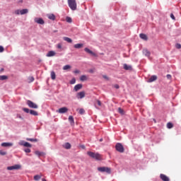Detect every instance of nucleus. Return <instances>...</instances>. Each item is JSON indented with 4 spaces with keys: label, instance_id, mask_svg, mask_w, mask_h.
Here are the masks:
<instances>
[{
    "label": "nucleus",
    "instance_id": "nucleus-46",
    "mask_svg": "<svg viewBox=\"0 0 181 181\" xmlns=\"http://www.w3.org/2000/svg\"><path fill=\"white\" fill-rule=\"evenodd\" d=\"M167 78H168V80H171V79H172V75H170V74H167Z\"/></svg>",
    "mask_w": 181,
    "mask_h": 181
},
{
    "label": "nucleus",
    "instance_id": "nucleus-15",
    "mask_svg": "<svg viewBox=\"0 0 181 181\" xmlns=\"http://www.w3.org/2000/svg\"><path fill=\"white\" fill-rule=\"evenodd\" d=\"M160 177L161 180L169 181V178L165 174H160Z\"/></svg>",
    "mask_w": 181,
    "mask_h": 181
},
{
    "label": "nucleus",
    "instance_id": "nucleus-19",
    "mask_svg": "<svg viewBox=\"0 0 181 181\" xmlns=\"http://www.w3.org/2000/svg\"><path fill=\"white\" fill-rule=\"evenodd\" d=\"M139 37H141V39H142L143 40H148V36L144 33H141L139 35Z\"/></svg>",
    "mask_w": 181,
    "mask_h": 181
},
{
    "label": "nucleus",
    "instance_id": "nucleus-42",
    "mask_svg": "<svg viewBox=\"0 0 181 181\" xmlns=\"http://www.w3.org/2000/svg\"><path fill=\"white\" fill-rule=\"evenodd\" d=\"M24 151L26 153H30V148H25V150H24Z\"/></svg>",
    "mask_w": 181,
    "mask_h": 181
},
{
    "label": "nucleus",
    "instance_id": "nucleus-7",
    "mask_svg": "<svg viewBox=\"0 0 181 181\" xmlns=\"http://www.w3.org/2000/svg\"><path fill=\"white\" fill-rule=\"evenodd\" d=\"M21 168H22V166L21 165L17 164V165L7 167V170H18V169H21Z\"/></svg>",
    "mask_w": 181,
    "mask_h": 181
},
{
    "label": "nucleus",
    "instance_id": "nucleus-40",
    "mask_svg": "<svg viewBox=\"0 0 181 181\" xmlns=\"http://www.w3.org/2000/svg\"><path fill=\"white\" fill-rule=\"evenodd\" d=\"M78 112H79L81 115H83V114H84V112H86V111L84 110V109H80Z\"/></svg>",
    "mask_w": 181,
    "mask_h": 181
},
{
    "label": "nucleus",
    "instance_id": "nucleus-21",
    "mask_svg": "<svg viewBox=\"0 0 181 181\" xmlns=\"http://www.w3.org/2000/svg\"><path fill=\"white\" fill-rule=\"evenodd\" d=\"M124 70H132V66L131 65H128L127 64H124L123 66Z\"/></svg>",
    "mask_w": 181,
    "mask_h": 181
},
{
    "label": "nucleus",
    "instance_id": "nucleus-34",
    "mask_svg": "<svg viewBox=\"0 0 181 181\" xmlns=\"http://www.w3.org/2000/svg\"><path fill=\"white\" fill-rule=\"evenodd\" d=\"M26 141H30V142H37V139H29V138H27Z\"/></svg>",
    "mask_w": 181,
    "mask_h": 181
},
{
    "label": "nucleus",
    "instance_id": "nucleus-41",
    "mask_svg": "<svg viewBox=\"0 0 181 181\" xmlns=\"http://www.w3.org/2000/svg\"><path fill=\"white\" fill-rule=\"evenodd\" d=\"M14 13H15L16 15H21V10H16V11H14Z\"/></svg>",
    "mask_w": 181,
    "mask_h": 181
},
{
    "label": "nucleus",
    "instance_id": "nucleus-18",
    "mask_svg": "<svg viewBox=\"0 0 181 181\" xmlns=\"http://www.w3.org/2000/svg\"><path fill=\"white\" fill-rule=\"evenodd\" d=\"M143 54H144V56H146V57H149V56H151V52H149L148 49H144Z\"/></svg>",
    "mask_w": 181,
    "mask_h": 181
},
{
    "label": "nucleus",
    "instance_id": "nucleus-38",
    "mask_svg": "<svg viewBox=\"0 0 181 181\" xmlns=\"http://www.w3.org/2000/svg\"><path fill=\"white\" fill-rule=\"evenodd\" d=\"M0 155H1L2 156H5V155H6V152L2 150H0Z\"/></svg>",
    "mask_w": 181,
    "mask_h": 181
},
{
    "label": "nucleus",
    "instance_id": "nucleus-25",
    "mask_svg": "<svg viewBox=\"0 0 181 181\" xmlns=\"http://www.w3.org/2000/svg\"><path fill=\"white\" fill-rule=\"evenodd\" d=\"M83 44H76L74 45V47L75 49H81L83 47Z\"/></svg>",
    "mask_w": 181,
    "mask_h": 181
},
{
    "label": "nucleus",
    "instance_id": "nucleus-23",
    "mask_svg": "<svg viewBox=\"0 0 181 181\" xmlns=\"http://www.w3.org/2000/svg\"><path fill=\"white\" fill-rule=\"evenodd\" d=\"M47 18L51 21H54L56 19V16H54V14H48Z\"/></svg>",
    "mask_w": 181,
    "mask_h": 181
},
{
    "label": "nucleus",
    "instance_id": "nucleus-8",
    "mask_svg": "<svg viewBox=\"0 0 181 181\" xmlns=\"http://www.w3.org/2000/svg\"><path fill=\"white\" fill-rule=\"evenodd\" d=\"M84 97H86V92L84 91L79 92L76 94V98L78 100L84 98Z\"/></svg>",
    "mask_w": 181,
    "mask_h": 181
},
{
    "label": "nucleus",
    "instance_id": "nucleus-53",
    "mask_svg": "<svg viewBox=\"0 0 181 181\" xmlns=\"http://www.w3.org/2000/svg\"><path fill=\"white\" fill-rule=\"evenodd\" d=\"M89 73H94V71H93L92 69H90V70L89 71Z\"/></svg>",
    "mask_w": 181,
    "mask_h": 181
},
{
    "label": "nucleus",
    "instance_id": "nucleus-26",
    "mask_svg": "<svg viewBox=\"0 0 181 181\" xmlns=\"http://www.w3.org/2000/svg\"><path fill=\"white\" fill-rule=\"evenodd\" d=\"M51 78L52 80H56V73L54 71L51 72Z\"/></svg>",
    "mask_w": 181,
    "mask_h": 181
},
{
    "label": "nucleus",
    "instance_id": "nucleus-1",
    "mask_svg": "<svg viewBox=\"0 0 181 181\" xmlns=\"http://www.w3.org/2000/svg\"><path fill=\"white\" fill-rule=\"evenodd\" d=\"M87 155L90 156V158H92V159H95V160H102L103 157L101 156V154L98 153H94L91 151H88Z\"/></svg>",
    "mask_w": 181,
    "mask_h": 181
},
{
    "label": "nucleus",
    "instance_id": "nucleus-50",
    "mask_svg": "<svg viewBox=\"0 0 181 181\" xmlns=\"http://www.w3.org/2000/svg\"><path fill=\"white\" fill-rule=\"evenodd\" d=\"M113 87H114V88L118 89V88H119V85L115 84L113 86Z\"/></svg>",
    "mask_w": 181,
    "mask_h": 181
},
{
    "label": "nucleus",
    "instance_id": "nucleus-10",
    "mask_svg": "<svg viewBox=\"0 0 181 181\" xmlns=\"http://www.w3.org/2000/svg\"><path fill=\"white\" fill-rule=\"evenodd\" d=\"M34 21L36 23H38L39 25H45V21H43V18H35Z\"/></svg>",
    "mask_w": 181,
    "mask_h": 181
},
{
    "label": "nucleus",
    "instance_id": "nucleus-16",
    "mask_svg": "<svg viewBox=\"0 0 181 181\" xmlns=\"http://www.w3.org/2000/svg\"><path fill=\"white\" fill-rule=\"evenodd\" d=\"M52 56H56V52L54 51H49L47 54V57H52Z\"/></svg>",
    "mask_w": 181,
    "mask_h": 181
},
{
    "label": "nucleus",
    "instance_id": "nucleus-49",
    "mask_svg": "<svg viewBox=\"0 0 181 181\" xmlns=\"http://www.w3.org/2000/svg\"><path fill=\"white\" fill-rule=\"evenodd\" d=\"M103 78H105V80H110V78H108V76H107V75H103Z\"/></svg>",
    "mask_w": 181,
    "mask_h": 181
},
{
    "label": "nucleus",
    "instance_id": "nucleus-31",
    "mask_svg": "<svg viewBox=\"0 0 181 181\" xmlns=\"http://www.w3.org/2000/svg\"><path fill=\"white\" fill-rule=\"evenodd\" d=\"M69 122H71V124H74V118L73 117V116L69 117Z\"/></svg>",
    "mask_w": 181,
    "mask_h": 181
},
{
    "label": "nucleus",
    "instance_id": "nucleus-2",
    "mask_svg": "<svg viewBox=\"0 0 181 181\" xmlns=\"http://www.w3.org/2000/svg\"><path fill=\"white\" fill-rule=\"evenodd\" d=\"M68 5L71 11L77 10V2H76V0H68Z\"/></svg>",
    "mask_w": 181,
    "mask_h": 181
},
{
    "label": "nucleus",
    "instance_id": "nucleus-6",
    "mask_svg": "<svg viewBox=\"0 0 181 181\" xmlns=\"http://www.w3.org/2000/svg\"><path fill=\"white\" fill-rule=\"evenodd\" d=\"M115 148L117 152H120V153H123L124 148L122 144H121L120 143H117L115 146Z\"/></svg>",
    "mask_w": 181,
    "mask_h": 181
},
{
    "label": "nucleus",
    "instance_id": "nucleus-4",
    "mask_svg": "<svg viewBox=\"0 0 181 181\" xmlns=\"http://www.w3.org/2000/svg\"><path fill=\"white\" fill-rule=\"evenodd\" d=\"M98 170L99 172H102V173L105 172L106 173H108L109 175H110V173H111V168H110L108 167H99V168H98Z\"/></svg>",
    "mask_w": 181,
    "mask_h": 181
},
{
    "label": "nucleus",
    "instance_id": "nucleus-35",
    "mask_svg": "<svg viewBox=\"0 0 181 181\" xmlns=\"http://www.w3.org/2000/svg\"><path fill=\"white\" fill-rule=\"evenodd\" d=\"M69 69H71V66L70 65H65L63 67V70H69Z\"/></svg>",
    "mask_w": 181,
    "mask_h": 181
},
{
    "label": "nucleus",
    "instance_id": "nucleus-22",
    "mask_svg": "<svg viewBox=\"0 0 181 181\" xmlns=\"http://www.w3.org/2000/svg\"><path fill=\"white\" fill-rule=\"evenodd\" d=\"M35 153L37 155V156H45V153L44 152H41V151H37L35 152Z\"/></svg>",
    "mask_w": 181,
    "mask_h": 181
},
{
    "label": "nucleus",
    "instance_id": "nucleus-20",
    "mask_svg": "<svg viewBox=\"0 0 181 181\" xmlns=\"http://www.w3.org/2000/svg\"><path fill=\"white\" fill-rule=\"evenodd\" d=\"M63 40H65V42H67L68 43H72L73 40L69 37H64Z\"/></svg>",
    "mask_w": 181,
    "mask_h": 181
},
{
    "label": "nucleus",
    "instance_id": "nucleus-36",
    "mask_svg": "<svg viewBox=\"0 0 181 181\" xmlns=\"http://www.w3.org/2000/svg\"><path fill=\"white\" fill-rule=\"evenodd\" d=\"M66 21L68 23H71V22H73V20L70 17H66Z\"/></svg>",
    "mask_w": 181,
    "mask_h": 181
},
{
    "label": "nucleus",
    "instance_id": "nucleus-44",
    "mask_svg": "<svg viewBox=\"0 0 181 181\" xmlns=\"http://www.w3.org/2000/svg\"><path fill=\"white\" fill-rule=\"evenodd\" d=\"M170 18L173 20V21H175V15H173V13H171L170 14Z\"/></svg>",
    "mask_w": 181,
    "mask_h": 181
},
{
    "label": "nucleus",
    "instance_id": "nucleus-47",
    "mask_svg": "<svg viewBox=\"0 0 181 181\" xmlns=\"http://www.w3.org/2000/svg\"><path fill=\"white\" fill-rule=\"evenodd\" d=\"M57 49H62V43H59L57 45Z\"/></svg>",
    "mask_w": 181,
    "mask_h": 181
},
{
    "label": "nucleus",
    "instance_id": "nucleus-29",
    "mask_svg": "<svg viewBox=\"0 0 181 181\" xmlns=\"http://www.w3.org/2000/svg\"><path fill=\"white\" fill-rule=\"evenodd\" d=\"M28 83H33V81H35V78L33 76H29L28 78Z\"/></svg>",
    "mask_w": 181,
    "mask_h": 181
},
{
    "label": "nucleus",
    "instance_id": "nucleus-28",
    "mask_svg": "<svg viewBox=\"0 0 181 181\" xmlns=\"http://www.w3.org/2000/svg\"><path fill=\"white\" fill-rule=\"evenodd\" d=\"M65 149H70L71 148V145L69 143H66L64 146Z\"/></svg>",
    "mask_w": 181,
    "mask_h": 181
},
{
    "label": "nucleus",
    "instance_id": "nucleus-39",
    "mask_svg": "<svg viewBox=\"0 0 181 181\" xmlns=\"http://www.w3.org/2000/svg\"><path fill=\"white\" fill-rule=\"evenodd\" d=\"M70 84H76V78H72L70 81Z\"/></svg>",
    "mask_w": 181,
    "mask_h": 181
},
{
    "label": "nucleus",
    "instance_id": "nucleus-3",
    "mask_svg": "<svg viewBox=\"0 0 181 181\" xmlns=\"http://www.w3.org/2000/svg\"><path fill=\"white\" fill-rule=\"evenodd\" d=\"M23 111H24V112H26L27 114L30 113V115H34L35 117H37V115H39V113H37V111L33 110H29L28 108L26 107H23Z\"/></svg>",
    "mask_w": 181,
    "mask_h": 181
},
{
    "label": "nucleus",
    "instance_id": "nucleus-52",
    "mask_svg": "<svg viewBox=\"0 0 181 181\" xmlns=\"http://www.w3.org/2000/svg\"><path fill=\"white\" fill-rule=\"evenodd\" d=\"M81 148L82 149H86V146L81 145Z\"/></svg>",
    "mask_w": 181,
    "mask_h": 181
},
{
    "label": "nucleus",
    "instance_id": "nucleus-45",
    "mask_svg": "<svg viewBox=\"0 0 181 181\" xmlns=\"http://www.w3.org/2000/svg\"><path fill=\"white\" fill-rule=\"evenodd\" d=\"M175 47L177 49H181V45L180 44H176Z\"/></svg>",
    "mask_w": 181,
    "mask_h": 181
},
{
    "label": "nucleus",
    "instance_id": "nucleus-13",
    "mask_svg": "<svg viewBox=\"0 0 181 181\" xmlns=\"http://www.w3.org/2000/svg\"><path fill=\"white\" fill-rule=\"evenodd\" d=\"M83 88V84L79 83L74 86V91H78V90H81Z\"/></svg>",
    "mask_w": 181,
    "mask_h": 181
},
{
    "label": "nucleus",
    "instance_id": "nucleus-32",
    "mask_svg": "<svg viewBox=\"0 0 181 181\" xmlns=\"http://www.w3.org/2000/svg\"><path fill=\"white\" fill-rule=\"evenodd\" d=\"M167 128H168V129L173 128V124H172L171 122H168L167 124Z\"/></svg>",
    "mask_w": 181,
    "mask_h": 181
},
{
    "label": "nucleus",
    "instance_id": "nucleus-9",
    "mask_svg": "<svg viewBox=\"0 0 181 181\" xmlns=\"http://www.w3.org/2000/svg\"><path fill=\"white\" fill-rule=\"evenodd\" d=\"M69 111V109L66 107L59 108L57 112L59 114H65V112H67Z\"/></svg>",
    "mask_w": 181,
    "mask_h": 181
},
{
    "label": "nucleus",
    "instance_id": "nucleus-37",
    "mask_svg": "<svg viewBox=\"0 0 181 181\" xmlns=\"http://www.w3.org/2000/svg\"><path fill=\"white\" fill-rule=\"evenodd\" d=\"M118 112H119V114H122V115H124V110H122L121 107L118 108Z\"/></svg>",
    "mask_w": 181,
    "mask_h": 181
},
{
    "label": "nucleus",
    "instance_id": "nucleus-5",
    "mask_svg": "<svg viewBox=\"0 0 181 181\" xmlns=\"http://www.w3.org/2000/svg\"><path fill=\"white\" fill-rule=\"evenodd\" d=\"M27 105H28L30 108H34L35 110H37V108H39V106H37L36 103H33L31 100H27Z\"/></svg>",
    "mask_w": 181,
    "mask_h": 181
},
{
    "label": "nucleus",
    "instance_id": "nucleus-30",
    "mask_svg": "<svg viewBox=\"0 0 181 181\" xmlns=\"http://www.w3.org/2000/svg\"><path fill=\"white\" fill-rule=\"evenodd\" d=\"M0 80H1V81L8 80V76H6V75L0 76Z\"/></svg>",
    "mask_w": 181,
    "mask_h": 181
},
{
    "label": "nucleus",
    "instance_id": "nucleus-17",
    "mask_svg": "<svg viewBox=\"0 0 181 181\" xmlns=\"http://www.w3.org/2000/svg\"><path fill=\"white\" fill-rule=\"evenodd\" d=\"M13 144L12 143H2L1 146H4V148H8L9 146H13Z\"/></svg>",
    "mask_w": 181,
    "mask_h": 181
},
{
    "label": "nucleus",
    "instance_id": "nucleus-14",
    "mask_svg": "<svg viewBox=\"0 0 181 181\" xmlns=\"http://www.w3.org/2000/svg\"><path fill=\"white\" fill-rule=\"evenodd\" d=\"M156 80H158V76H156V75H153L148 79V83H152L153 81H156Z\"/></svg>",
    "mask_w": 181,
    "mask_h": 181
},
{
    "label": "nucleus",
    "instance_id": "nucleus-12",
    "mask_svg": "<svg viewBox=\"0 0 181 181\" xmlns=\"http://www.w3.org/2000/svg\"><path fill=\"white\" fill-rule=\"evenodd\" d=\"M20 145H21L22 146H25L26 148H32V144L26 141L21 142Z\"/></svg>",
    "mask_w": 181,
    "mask_h": 181
},
{
    "label": "nucleus",
    "instance_id": "nucleus-54",
    "mask_svg": "<svg viewBox=\"0 0 181 181\" xmlns=\"http://www.w3.org/2000/svg\"><path fill=\"white\" fill-rule=\"evenodd\" d=\"M100 142H103V139H100Z\"/></svg>",
    "mask_w": 181,
    "mask_h": 181
},
{
    "label": "nucleus",
    "instance_id": "nucleus-51",
    "mask_svg": "<svg viewBox=\"0 0 181 181\" xmlns=\"http://www.w3.org/2000/svg\"><path fill=\"white\" fill-rule=\"evenodd\" d=\"M97 104L99 107H101V101H100L99 100H96Z\"/></svg>",
    "mask_w": 181,
    "mask_h": 181
},
{
    "label": "nucleus",
    "instance_id": "nucleus-55",
    "mask_svg": "<svg viewBox=\"0 0 181 181\" xmlns=\"http://www.w3.org/2000/svg\"><path fill=\"white\" fill-rule=\"evenodd\" d=\"M19 118H21V119H22V117H21V116H19Z\"/></svg>",
    "mask_w": 181,
    "mask_h": 181
},
{
    "label": "nucleus",
    "instance_id": "nucleus-48",
    "mask_svg": "<svg viewBox=\"0 0 181 181\" xmlns=\"http://www.w3.org/2000/svg\"><path fill=\"white\" fill-rule=\"evenodd\" d=\"M74 73L75 74H80V70L76 69V70H75V71H74Z\"/></svg>",
    "mask_w": 181,
    "mask_h": 181
},
{
    "label": "nucleus",
    "instance_id": "nucleus-11",
    "mask_svg": "<svg viewBox=\"0 0 181 181\" xmlns=\"http://www.w3.org/2000/svg\"><path fill=\"white\" fill-rule=\"evenodd\" d=\"M84 51L86 52V53L91 54V56H93L94 57H97V54H95V52H93V51H91L90 49L86 47L84 49Z\"/></svg>",
    "mask_w": 181,
    "mask_h": 181
},
{
    "label": "nucleus",
    "instance_id": "nucleus-43",
    "mask_svg": "<svg viewBox=\"0 0 181 181\" xmlns=\"http://www.w3.org/2000/svg\"><path fill=\"white\" fill-rule=\"evenodd\" d=\"M4 50L5 49H4V47L0 45V53H2Z\"/></svg>",
    "mask_w": 181,
    "mask_h": 181
},
{
    "label": "nucleus",
    "instance_id": "nucleus-24",
    "mask_svg": "<svg viewBox=\"0 0 181 181\" xmlns=\"http://www.w3.org/2000/svg\"><path fill=\"white\" fill-rule=\"evenodd\" d=\"M28 12H29V10H28V8L22 9L20 11V15H25V13H28Z\"/></svg>",
    "mask_w": 181,
    "mask_h": 181
},
{
    "label": "nucleus",
    "instance_id": "nucleus-27",
    "mask_svg": "<svg viewBox=\"0 0 181 181\" xmlns=\"http://www.w3.org/2000/svg\"><path fill=\"white\" fill-rule=\"evenodd\" d=\"M81 81H87V76L86 75H82L80 78Z\"/></svg>",
    "mask_w": 181,
    "mask_h": 181
},
{
    "label": "nucleus",
    "instance_id": "nucleus-33",
    "mask_svg": "<svg viewBox=\"0 0 181 181\" xmlns=\"http://www.w3.org/2000/svg\"><path fill=\"white\" fill-rule=\"evenodd\" d=\"M41 177H42V175H36L34 176V180H40Z\"/></svg>",
    "mask_w": 181,
    "mask_h": 181
}]
</instances>
